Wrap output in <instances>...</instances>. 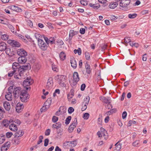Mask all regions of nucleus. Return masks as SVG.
<instances>
[{
	"label": "nucleus",
	"instance_id": "a211bd4d",
	"mask_svg": "<svg viewBox=\"0 0 151 151\" xmlns=\"http://www.w3.org/2000/svg\"><path fill=\"white\" fill-rule=\"evenodd\" d=\"M7 45L5 43L3 42H0V51H4L6 48Z\"/></svg>",
	"mask_w": 151,
	"mask_h": 151
},
{
	"label": "nucleus",
	"instance_id": "f03ea898",
	"mask_svg": "<svg viewBox=\"0 0 151 151\" xmlns=\"http://www.w3.org/2000/svg\"><path fill=\"white\" fill-rule=\"evenodd\" d=\"M41 35L38 33H36L35 37L38 41V45L41 49L43 50H47L48 45L45 43L44 41L39 37H40Z\"/></svg>",
	"mask_w": 151,
	"mask_h": 151
},
{
	"label": "nucleus",
	"instance_id": "c03bdc74",
	"mask_svg": "<svg viewBox=\"0 0 151 151\" xmlns=\"http://www.w3.org/2000/svg\"><path fill=\"white\" fill-rule=\"evenodd\" d=\"M16 72L15 71V70H13L12 71H11L9 72L8 73V76L9 77H12V76L14 74V75H15V73H16Z\"/></svg>",
	"mask_w": 151,
	"mask_h": 151
},
{
	"label": "nucleus",
	"instance_id": "a878e982",
	"mask_svg": "<svg viewBox=\"0 0 151 151\" xmlns=\"http://www.w3.org/2000/svg\"><path fill=\"white\" fill-rule=\"evenodd\" d=\"M59 57L61 60L63 61L66 58L65 53L63 51L61 52L59 54Z\"/></svg>",
	"mask_w": 151,
	"mask_h": 151
},
{
	"label": "nucleus",
	"instance_id": "13d9d810",
	"mask_svg": "<svg viewBox=\"0 0 151 151\" xmlns=\"http://www.w3.org/2000/svg\"><path fill=\"white\" fill-rule=\"evenodd\" d=\"M49 141V139H46L44 140V146L45 147L47 146L48 145Z\"/></svg>",
	"mask_w": 151,
	"mask_h": 151
},
{
	"label": "nucleus",
	"instance_id": "1a4fd4ad",
	"mask_svg": "<svg viewBox=\"0 0 151 151\" xmlns=\"http://www.w3.org/2000/svg\"><path fill=\"white\" fill-rule=\"evenodd\" d=\"M24 55L20 56L18 58V62L19 63L24 64L26 62L27 60V56Z\"/></svg>",
	"mask_w": 151,
	"mask_h": 151
},
{
	"label": "nucleus",
	"instance_id": "49530a36",
	"mask_svg": "<svg viewBox=\"0 0 151 151\" xmlns=\"http://www.w3.org/2000/svg\"><path fill=\"white\" fill-rule=\"evenodd\" d=\"M77 119L76 117L74 118V121L71 124L73 126V125L75 127H76L77 125Z\"/></svg>",
	"mask_w": 151,
	"mask_h": 151
},
{
	"label": "nucleus",
	"instance_id": "dca6fc26",
	"mask_svg": "<svg viewBox=\"0 0 151 151\" xmlns=\"http://www.w3.org/2000/svg\"><path fill=\"white\" fill-rule=\"evenodd\" d=\"M9 8L17 12H21L22 11L21 8L15 5H11L9 6Z\"/></svg>",
	"mask_w": 151,
	"mask_h": 151
},
{
	"label": "nucleus",
	"instance_id": "f257e3e1",
	"mask_svg": "<svg viewBox=\"0 0 151 151\" xmlns=\"http://www.w3.org/2000/svg\"><path fill=\"white\" fill-rule=\"evenodd\" d=\"M12 68L13 70H15L16 72L18 71V74L15 73L14 78L17 79H19L22 78L25 71L30 69L31 67L29 63L20 66L19 63L15 62L12 64Z\"/></svg>",
	"mask_w": 151,
	"mask_h": 151
},
{
	"label": "nucleus",
	"instance_id": "39448f33",
	"mask_svg": "<svg viewBox=\"0 0 151 151\" xmlns=\"http://www.w3.org/2000/svg\"><path fill=\"white\" fill-rule=\"evenodd\" d=\"M53 84V79L52 77L48 79L46 86V88L48 90H50L52 87Z\"/></svg>",
	"mask_w": 151,
	"mask_h": 151
},
{
	"label": "nucleus",
	"instance_id": "423d86ee",
	"mask_svg": "<svg viewBox=\"0 0 151 151\" xmlns=\"http://www.w3.org/2000/svg\"><path fill=\"white\" fill-rule=\"evenodd\" d=\"M73 83L76 85L80 80V78L78 72H75L73 73Z\"/></svg>",
	"mask_w": 151,
	"mask_h": 151
},
{
	"label": "nucleus",
	"instance_id": "37998d69",
	"mask_svg": "<svg viewBox=\"0 0 151 151\" xmlns=\"http://www.w3.org/2000/svg\"><path fill=\"white\" fill-rule=\"evenodd\" d=\"M75 127L73 125V126L70 124V125L69 126V128H68V131L70 132H72L73 131Z\"/></svg>",
	"mask_w": 151,
	"mask_h": 151
},
{
	"label": "nucleus",
	"instance_id": "3c124183",
	"mask_svg": "<svg viewBox=\"0 0 151 151\" xmlns=\"http://www.w3.org/2000/svg\"><path fill=\"white\" fill-rule=\"evenodd\" d=\"M89 116V114L88 113H86L84 114L83 117L84 118V119H87Z\"/></svg>",
	"mask_w": 151,
	"mask_h": 151
},
{
	"label": "nucleus",
	"instance_id": "9d476101",
	"mask_svg": "<svg viewBox=\"0 0 151 151\" xmlns=\"http://www.w3.org/2000/svg\"><path fill=\"white\" fill-rule=\"evenodd\" d=\"M32 81V80L30 78H27L23 82V86L25 87L29 86L33 83Z\"/></svg>",
	"mask_w": 151,
	"mask_h": 151
},
{
	"label": "nucleus",
	"instance_id": "864d4df0",
	"mask_svg": "<svg viewBox=\"0 0 151 151\" xmlns=\"http://www.w3.org/2000/svg\"><path fill=\"white\" fill-rule=\"evenodd\" d=\"M58 118L55 116H53V117H52V121L54 122V123H55L58 120Z\"/></svg>",
	"mask_w": 151,
	"mask_h": 151
},
{
	"label": "nucleus",
	"instance_id": "79ce46f5",
	"mask_svg": "<svg viewBox=\"0 0 151 151\" xmlns=\"http://www.w3.org/2000/svg\"><path fill=\"white\" fill-rule=\"evenodd\" d=\"M8 27L13 33L14 34L16 33V32H15L14 31V28L12 25L10 24H9L8 25Z\"/></svg>",
	"mask_w": 151,
	"mask_h": 151
},
{
	"label": "nucleus",
	"instance_id": "393cba45",
	"mask_svg": "<svg viewBox=\"0 0 151 151\" xmlns=\"http://www.w3.org/2000/svg\"><path fill=\"white\" fill-rule=\"evenodd\" d=\"M5 97L7 100L9 101H11L12 98V93L8 92L7 94L5 95Z\"/></svg>",
	"mask_w": 151,
	"mask_h": 151
},
{
	"label": "nucleus",
	"instance_id": "09e8293b",
	"mask_svg": "<svg viewBox=\"0 0 151 151\" xmlns=\"http://www.w3.org/2000/svg\"><path fill=\"white\" fill-rule=\"evenodd\" d=\"M85 57L87 60H89L90 58V55L89 53L87 52H85Z\"/></svg>",
	"mask_w": 151,
	"mask_h": 151
},
{
	"label": "nucleus",
	"instance_id": "338daca9",
	"mask_svg": "<svg viewBox=\"0 0 151 151\" xmlns=\"http://www.w3.org/2000/svg\"><path fill=\"white\" fill-rule=\"evenodd\" d=\"M27 24L31 27H33L32 22L30 20H29L27 21Z\"/></svg>",
	"mask_w": 151,
	"mask_h": 151
},
{
	"label": "nucleus",
	"instance_id": "69168bd1",
	"mask_svg": "<svg viewBox=\"0 0 151 151\" xmlns=\"http://www.w3.org/2000/svg\"><path fill=\"white\" fill-rule=\"evenodd\" d=\"M85 29L84 28H81L80 30V32L81 34H84L85 33Z\"/></svg>",
	"mask_w": 151,
	"mask_h": 151
},
{
	"label": "nucleus",
	"instance_id": "f3484780",
	"mask_svg": "<svg viewBox=\"0 0 151 151\" xmlns=\"http://www.w3.org/2000/svg\"><path fill=\"white\" fill-rule=\"evenodd\" d=\"M70 63L71 64V66L74 69L77 67V63L75 59L74 58H71Z\"/></svg>",
	"mask_w": 151,
	"mask_h": 151
},
{
	"label": "nucleus",
	"instance_id": "bf43d9fd",
	"mask_svg": "<svg viewBox=\"0 0 151 151\" xmlns=\"http://www.w3.org/2000/svg\"><path fill=\"white\" fill-rule=\"evenodd\" d=\"M57 42L59 45H62L64 44L63 41L62 40L60 39L58 40L57 41Z\"/></svg>",
	"mask_w": 151,
	"mask_h": 151
},
{
	"label": "nucleus",
	"instance_id": "ea45409f",
	"mask_svg": "<svg viewBox=\"0 0 151 151\" xmlns=\"http://www.w3.org/2000/svg\"><path fill=\"white\" fill-rule=\"evenodd\" d=\"M116 111V109H114L110 110V111H108L107 112V114L108 115H110L113 113H115Z\"/></svg>",
	"mask_w": 151,
	"mask_h": 151
},
{
	"label": "nucleus",
	"instance_id": "052dcab7",
	"mask_svg": "<svg viewBox=\"0 0 151 151\" xmlns=\"http://www.w3.org/2000/svg\"><path fill=\"white\" fill-rule=\"evenodd\" d=\"M88 105L86 104H84L82 105V107L81 108V110L82 111H85L87 108V106Z\"/></svg>",
	"mask_w": 151,
	"mask_h": 151
},
{
	"label": "nucleus",
	"instance_id": "7c9ffc66",
	"mask_svg": "<svg viewBox=\"0 0 151 151\" xmlns=\"http://www.w3.org/2000/svg\"><path fill=\"white\" fill-rule=\"evenodd\" d=\"M52 100V99L51 98H50L48 99L45 102L44 104V105L45 106H48L49 105L50 106L51 103V101Z\"/></svg>",
	"mask_w": 151,
	"mask_h": 151
},
{
	"label": "nucleus",
	"instance_id": "603ef678",
	"mask_svg": "<svg viewBox=\"0 0 151 151\" xmlns=\"http://www.w3.org/2000/svg\"><path fill=\"white\" fill-rule=\"evenodd\" d=\"M74 109L72 107H70L68 109V113L69 114H71L74 111Z\"/></svg>",
	"mask_w": 151,
	"mask_h": 151
},
{
	"label": "nucleus",
	"instance_id": "f704fd0d",
	"mask_svg": "<svg viewBox=\"0 0 151 151\" xmlns=\"http://www.w3.org/2000/svg\"><path fill=\"white\" fill-rule=\"evenodd\" d=\"M16 35L19 37L20 39H22V40H23L24 42H27L24 37L21 34L17 33L16 34Z\"/></svg>",
	"mask_w": 151,
	"mask_h": 151
},
{
	"label": "nucleus",
	"instance_id": "0eeeda50",
	"mask_svg": "<svg viewBox=\"0 0 151 151\" xmlns=\"http://www.w3.org/2000/svg\"><path fill=\"white\" fill-rule=\"evenodd\" d=\"M130 2V0H122L120 2V6L122 7H125L129 5Z\"/></svg>",
	"mask_w": 151,
	"mask_h": 151
},
{
	"label": "nucleus",
	"instance_id": "8fccbe9b",
	"mask_svg": "<svg viewBox=\"0 0 151 151\" xmlns=\"http://www.w3.org/2000/svg\"><path fill=\"white\" fill-rule=\"evenodd\" d=\"M137 16V14H129L128 15V17L129 18L133 19L135 18Z\"/></svg>",
	"mask_w": 151,
	"mask_h": 151
},
{
	"label": "nucleus",
	"instance_id": "ddd939ff",
	"mask_svg": "<svg viewBox=\"0 0 151 151\" xmlns=\"http://www.w3.org/2000/svg\"><path fill=\"white\" fill-rule=\"evenodd\" d=\"M23 107V105L20 104L19 103H18L16 107V111L18 113H19L22 111Z\"/></svg>",
	"mask_w": 151,
	"mask_h": 151
},
{
	"label": "nucleus",
	"instance_id": "b1692460",
	"mask_svg": "<svg viewBox=\"0 0 151 151\" xmlns=\"http://www.w3.org/2000/svg\"><path fill=\"white\" fill-rule=\"evenodd\" d=\"M10 43L12 44L13 47H19L20 45V43L14 40H12Z\"/></svg>",
	"mask_w": 151,
	"mask_h": 151
},
{
	"label": "nucleus",
	"instance_id": "c756f323",
	"mask_svg": "<svg viewBox=\"0 0 151 151\" xmlns=\"http://www.w3.org/2000/svg\"><path fill=\"white\" fill-rule=\"evenodd\" d=\"M90 100V97L89 96H86L84 99L83 102L82 104L83 105L84 104L88 105Z\"/></svg>",
	"mask_w": 151,
	"mask_h": 151
},
{
	"label": "nucleus",
	"instance_id": "680f3d73",
	"mask_svg": "<svg viewBox=\"0 0 151 151\" xmlns=\"http://www.w3.org/2000/svg\"><path fill=\"white\" fill-rule=\"evenodd\" d=\"M100 130H101V131L102 132H103V135L104 137H105V136H106V135H105V133H106L107 132L106 131V130H105V129L104 128H103V127H101V128H100Z\"/></svg>",
	"mask_w": 151,
	"mask_h": 151
},
{
	"label": "nucleus",
	"instance_id": "c9c22d12",
	"mask_svg": "<svg viewBox=\"0 0 151 151\" xmlns=\"http://www.w3.org/2000/svg\"><path fill=\"white\" fill-rule=\"evenodd\" d=\"M68 142L69 145L71 144V146L72 147H75L77 144V142L76 140Z\"/></svg>",
	"mask_w": 151,
	"mask_h": 151
},
{
	"label": "nucleus",
	"instance_id": "a19ab883",
	"mask_svg": "<svg viewBox=\"0 0 151 151\" xmlns=\"http://www.w3.org/2000/svg\"><path fill=\"white\" fill-rule=\"evenodd\" d=\"M71 119V117L70 116H68L66 119L65 120V124H68L70 122Z\"/></svg>",
	"mask_w": 151,
	"mask_h": 151
},
{
	"label": "nucleus",
	"instance_id": "412c9836",
	"mask_svg": "<svg viewBox=\"0 0 151 151\" xmlns=\"http://www.w3.org/2000/svg\"><path fill=\"white\" fill-rule=\"evenodd\" d=\"M9 129L11 130L14 132L17 131L18 129L16 125L13 124H12L9 125Z\"/></svg>",
	"mask_w": 151,
	"mask_h": 151
},
{
	"label": "nucleus",
	"instance_id": "5fc2aeb1",
	"mask_svg": "<svg viewBox=\"0 0 151 151\" xmlns=\"http://www.w3.org/2000/svg\"><path fill=\"white\" fill-rule=\"evenodd\" d=\"M124 42L125 43H128L131 41L129 37H126L124 38Z\"/></svg>",
	"mask_w": 151,
	"mask_h": 151
},
{
	"label": "nucleus",
	"instance_id": "cd10ccee",
	"mask_svg": "<svg viewBox=\"0 0 151 151\" xmlns=\"http://www.w3.org/2000/svg\"><path fill=\"white\" fill-rule=\"evenodd\" d=\"M118 5L117 2L116 1L113 3H110L109 5V7L111 8L114 9L116 8Z\"/></svg>",
	"mask_w": 151,
	"mask_h": 151
},
{
	"label": "nucleus",
	"instance_id": "e433bc0d",
	"mask_svg": "<svg viewBox=\"0 0 151 151\" xmlns=\"http://www.w3.org/2000/svg\"><path fill=\"white\" fill-rule=\"evenodd\" d=\"M74 52L75 54L77 53L79 55H80L81 54V48H78L77 50H74Z\"/></svg>",
	"mask_w": 151,
	"mask_h": 151
},
{
	"label": "nucleus",
	"instance_id": "20e7f679",
	"mask_svg": "<svg viewBox=\"0 0 151 151\" xmlns=\"http://www.w3.org/2000/svg\"><path fill=\"white\" fill-rule=\"evenodd\" d=\"M24 90H21L20 87H17L15 88L13 92L14 96L15 98L18 97L19 95H21V93Z\"/></svg>",
	"mask_w": 151,
	"mask_h": 151
},
{
	"label": "nucleus",
	"instance_id": "0e129e2a",
	"mask_svg": "<svg viewBox=\"0 0 151 151\" xmlns=\"http://www.w3.org/2000/svg\"><path fill=\"white\" fill-rule=\"evenodd\" d=\"M127 116V113L126 111L123 112L122 114V118L123 119H125Z\"/></svg>",
	"mask_w": 151,
	"mask_h": 151
},
{
	"label": "nucleus",
	"instance_id": "7ed1b4c3",
	"mask_svg": "<svg viewBox=\"0 0 151 151\" xmlns=\"http://www.w3.org/2000/svg\"><path fill=\"white\" fill-rule=\"evenodd\" d=\"M27 93V91L24 90L22 91V92L21 93L20 97L22 102H26L27 99H29V96Z\"/></svg>",
	"mask_w": 151,
	"mask_h": 151
},
{
	"label": "nucleus",
	"instance_id": "6ab92c4d",
	"mask_svg": "<svg viewBox=\"0 0 151 151\" xmlns=\"http://www.w3.org/2000/svg\"><path fill=\"white\" fill-rule=\"evenodd\" d=\"M24 131L22 130H19L18 131L16 132L14 134L15 137H19L22 136L24 134Z\"/></svg>",
	"mask_w": 151,
	"mask_h": 151
},
{
	"label": "nucleus",
	"instance_id": "bb28decb",
	"mask_svg": "<svg viewBox=\"0 0 151 151\" xmlns=\"http://www.w3.org/2000/svg\"><path fill=\"white\" fill-rule=\"evenodd\" d=\"M5 50V52L6 54L9 56H12L13 55H14V54L12 53V51H11L10 48H7L6 47V48Z\"/></svg>",
	"mask_w": 151,
	"mask_h": 151
},
{
	"label": "nucleus",
	"instance_id": "58836bf2",
	"mask_svg": "<svg viewBox=\"0 0 151 151\" xmlns=\"http://www.w3.org/2000/svg\"><path fill=\"white\" fill-rule=\"evenodd\" d=\"M133 145L135 147L139 146L140 145L139 140H137L134 142L132 143Z\"/></svg>",
	"mask_w": 151,
	"mask_h": 151
},
{
	"label": "nucleus",
	"instance_id": "e2e57ef3",
	"mask_svg": "<svg viewBox=\"0 0 151 151\" xmlns=\"http://www.w3.org/2000/svg\"><path fill=\"white\" fill-rule=\"evenodd\" d=\"M86 87V85L85 84H82L81 86V91H83Z\"/></svg>",
	"mask_w": 151,
	"mask_h": 151
},
{
	"label": "nucleus",
	"instance_id": "a18cd8bd",
	"mask_svg": "<svg viewBox=\"0 0 151 151\" xmlns=\"http://www.w3.org/2000/svg\"><path fill=\"white\" fill-rule=\"evenodd\" d=\"M110 99H109V98L107 99L105 97H104V99L103 102L106 104H110V102H109V101Z\"/></svg>",
	"mask_w": 151,
	"mask_h": 151
},
{
	"label": "nucleus",
	"instance_id": "f8f14e48",
	"mask_svg": "<svg viewBox=\"0 0 151 151\" xmlns=\"http://www.w3.org/2000/svg\"><path fill=\"white\" fill-rule=\"evenodd\" d=\"M17 53L20 56L27 55V52L26 51L22 49H18L17 50Z\"/></svg>",
	"mask_w": 151,
	"mask_h": 151
},
{
	"label": "nucleus",
	"instance_id": "6e6d98bb",
	"mask_svg": "<svg viewBox=\"0 0 151 151\" xmlns=\"http://www.w3.org/2000/svg\"><path fill=\"white\" fill-rule=\"evenodd\" d=\"M50 132V129H47L45 131V135L46 136L49 135Z\"/></svg>",
	"mask_w": 151,
	"mask_h": 151
},
{
	"label": "nucleus",
	"instance_id": "5701e85b",
	"mask_svg": "<svg viewBox=\"0 0 151 151\" xmlns=\"http://www.w3.org/2000/svg\"><path fill=\"white\" fill-rule=\"evenodd\" d=\"M4 106L5 109L9 111L10 109V106L9 103L7 101H5L4 103Z\"/></svg>",
	"mask_w": 151,
	"mask_h": 151
},
{
	"label": "nucleus",
	"instance_id": "774afa93",
	"mask_svg": "<svg viewBox=\"0 0 151 151\" xmlns=\"http://www.w3.org/2000/svg\"><path fill=\"white\" fill-rule=\"evenodd\" d=\"M43 38L46 42L45 43H46L48 45V44L49 43V41L48 38L44 36H43Z\"/></svg>",
	"mask_w": 151,
	"mask_h": 151
},
{
	"label": "nucleus",
	"instance_id": "aec40b11",
	"mask_svg": "<svg viewBox=\"0 0 151 151\" xmlns=\"http://www.w3.org/2000/svg\"><path fill=\"white\" fill-rule=\"evenodd\" d=\"M85 67L86 73L88 74H90L91 72V70L90 65L88 64L87 62L85 64Z\"/></svg>",
	"mask_w": 151,
	"mask_h": 151
},
{
	"label": "nucleus",
	"instance_id": "4c0bfd02",
	"mask_svg": "<svg viewBox=\"0 0 151 151\" xmlns=\"http://www.w3.org/2000/svg\"><path fill=\"white\" fill-rule=\"evenodd\" d=\"M58 125H57L56 124H53L52 125V128H53L58 129L61 126V124L60 122H58L56 123Z\"/></svg>",
	"mask_w": 151,
	"mask_h": 151
},
{
	"label": "nucleus",
	"instance_id": "c85d7f7f",
	"mask_svg": "<svg viewBox=\"0 0 151 151\" xmlns=\"http://www.w3.org/2000/svg\"><path fill=\"white\" fill-rule=\"evenodd\" d=\"M119 142H117L115 145V146L114 150H116V151H119L121 148V144H118Z\"/></svg>",
	"mask_w": 151,
	"mask_h": 151
},
{
	"label": "nucleus",
	"instance_id": "4468645a",
	"mask_svg": "<svg viewBox=\"0 0 151 151\" xmlns=\"http://www.w3.org/2000/svg\"><path fill=\"white\" fill-rule=\"evenodd\" d=\"M9 143V142H7L4 144L1 147V151H2L3 150H5V151L7 150L10 147Z\"/></svg>",
	"mask_w": 151,
	"mask_h": 151
},
{
	"label": "nucleus",
	"instance_id": "4d7b16f0",
	"mask_svg": "<svg viewBox=\"0 0 151 151\" xmlns=\"http://www.w3.org/2000/svg\"><path fill=\"white\" fill-rule=\"evenodd\" d=\"M12 134V133L11 132H7L6 133V137L8 138H10Z\"/></svg>",
	"mask_w": 151,
	"mask_h": 151
},
{
	"label": "nucleus",
	"instance_id": "6e6552de",
	"mask_svg": "<svg viewBox=\"0 0 151 151\" xmlns=\"http://www.w3.org/2000/svg\"><path fill=\"white\" fill-rule=\"evenodd\" d=\"M59 80V84H63V86H64L65 85V83L64 81L67 79L65 76L64 75H60L58 78Z\"/></svg>",
	"mask_w": 151,
	"mask_h": 151
},
{
	"label": "nucleus",
	"instance_id": "2f4dec72",
	"mask_svg": "<svg viewBox=\"0 0 151 151\" xmlns=\"http://www.w3.org/2000/svg\"><path fill=\"white\" fill-rule=\"evenodd\" d=\"M5 136L3 134L0 135V144H2L6 139Z\"/></svg>",
	"mask_w": 151,
	"mask_h": 151
},
{
	"label": "nucleus",
	"instance_id": "de8ad7c7",
	"mask_svg": "<svg viewBox=\"0 0 151 151\" xmlns=\"http://www.w3.org/2000/svg\"><path fill=\"white\" fill-rule=\"evenodd\" d=\"M1 37L2 40H6L8 39V36L7 35L4 34L1 36Z\"/></svg>",
	"mask_w": 151,
	"mask_h": 151
},
{
	"label": "nucleus",
	"instance_id": "4be33fe9",
	"mask_svg": "<svg viewBox=\"0 0 151 151\" xmlns=\"http://www.w3.org/2000/svg\"><path fill=\"white\" fill-rule=\"evenodd\" d=\"M88 5L95 9H98L100 6V5L99 4H93L91 3L89 4Z\"/></svg>",
	"mask_w": 151,
	"mask_h": 151
},
{
	"label": "nucleus",
	"instance_id": "473e14b6",
	"mask_svg": "<svg viewBox=\"0 0 151 151\" xmlns=\"http://www.w3.org/2000/svg\"><path fill=\"white\" fill-rule=\"evenodd\" d=\"M12 142L14 144L16 145H18L20 142L19 139L17 137H15L13 139Z\"/></svg>",
	"mask_w": 151,
	"mask_h": 151
},
{
	"label": "nucleus",
	"instance_id": "72a5a7b5",
	"mask_svg": "<svg viewBox=\"0 0 151 151\" xmlns=\"http://www.w3.org/2000/svg\"><path fill=\"white\" fill-rule=\"evenodd\" d=\"M43 137L42 135H41L39 137V140L37 142V144L35 145L37 147H39V145L42 142V139H43Z\"/></svg>",
	"mask_w": 151,
	"mask_h": 151
},
{
	"label": "nucleus",
	"instance_id": "2eb2a0df",
	"mask_svg": "<svg viewBox=\"0 0 151 151\" xmlns=\"http://www.w3.org/2000/svg\"><path fill=\"white\" fill-rule=\"evenodd\" d=\"M13 121L12 120H8L6 119H4L2 122V125L5 127H7L9 126V124Z\"/></svg>",
	"mask_w": 151,
	"mask_h": 151
},
{
	"label": "nucleus",
	"instance_id": "9b49d317",
	"mask_svg": "<svg viewBox=\"0 0 151 151\" xmlns=\"http://www.w3.org/2000/svg\"><path fill=\"white\" fill-rule=\"evenodd\" d=\"M78 31H75L71 29L70 30L69 35V41H71L73 37L77 35L78 34Z\"/></svg>",
	"mask_w": 151,
	"mask_h": 151
}]
</instances>
